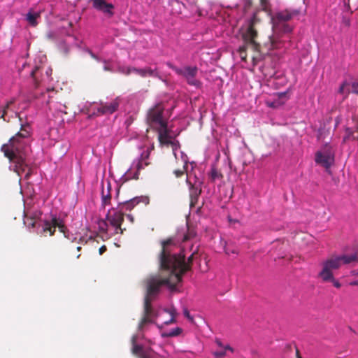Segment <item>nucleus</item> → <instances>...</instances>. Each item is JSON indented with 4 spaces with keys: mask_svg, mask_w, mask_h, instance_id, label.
<instances>
[{
    "mask_svg": "<svg viewBox=\"0 0 358 358\" xmlns=\"http://www.w3.org/2000/svg\"><path fill=\"white\" fill-rule=\"evenodd\" d=\"M296 355H297V357H298V358H301V356H299L298 351L296 352Z\"/></svg>",
    "mask_w": 358,
    "mask_h": 358,
    "instance_id": "4c0bfd02",
    "label": "nucleus"
},
{
    "mask_svg": "<svg viewBox=\"0 0 358 358\" xmlns=\"http://www.w3.org/2000/svg\"><path fill=\"white\" fill-rule=\"evenodd\" d=\"M184 315H185V316L186 317H187L188 319L192 320V317H190L189 313V311H188L187 309H185V310H184Z\"/></svg>",
    "mask_w": 358,
    "mask_h": 358,
    "instance_id": "7c9ffc66",
    "label": "nucleus"
},
{
    "mask_svg": "<svg viewBox=\"0 0 358 358\" xmlns=\"http://www.w3.org/2000/svg\"><path fill=\"white\" fill-rule=\"evenodd\" d=\"M182 332V329L180 327H176L169 331H166L162 333V337H173L180 335Z\"/></svg>",
    "mask_w": 358,
    "mask_h": 358,
    "instance_id": "412c9836",
    "label": "nucleus"
},
{
    "mask_svg": "<svg viewBox=\"0 0 358 358\" xmlns=\"http://www.w3.org/2000/svg\"><path fill=\"white\" fill-rule=\"evenodd\" d=\"M175 174L176 175L177 177H179L181 175L183 174L184 171H180V170H177V171H175Z\"/></svg>",
    "mask_w": 358,
    "mask_h": 358,
    "instance_id": "2f4dec72",
    "label": "nucleus"
},
{
    "mask_svg": "<svg viewBox=\"0 0 358 358\" xmlns=\"http://www.w3.org/2000/svg\"><path fill=\"white\" fill-rule=\"evenodd\" d=\"M117 210H115L113 208L109 210L106 219L110 226L120 227L123 221V214L122 210L117 208Z\"/></svg>",
    "mask_w": 358,
    "mask_h": 358,
    "instance_id": "dca6fc26",
    "label": "nucleus"
},
{
    "mask_svg": "<svg viewBox=\"0 0 358 358\" xmlns=\"http://www.w3.org/2000/svg\"><path fill=\"white\" fill-rule=\"evenodd\" d=\"M24 213V224H27L28 227L31 226L36 228L38 232H49L50 235L52 236L56 227H58L64 236L69 238V231H66V228L62 220L56 217H52L50 221L43 220L41 217V213L39 210H31L25 208Z\"/></svg>",
    "mask_w": 358,
    "mask_h": 358,
    "instance_id": "20e7f679",
    "label": "nucleus"
},
{
    "mask_svg": "<svg viewBox=\"0 0 358 358\" xmlns=\"http://www.w3.org/2000/svg\"><path fill=\"white\" fill-rule=\"evenodd\" d=\"M210 177L212 180H215L221 177V174L217 171V170L213 166L211 168L210 172Z\"/></svg>",
    "mask_w": 358,
    "mask_h": 358,
    "instance_id": "bb28decb",
    "label": "nucleus"
},
{
    "mask_svg": "<svg viewBox=\"0 0 358 358\" xmlns=\"http://www.w3.org/2000/svg\"><path fill=\"white\" fill-rule=\"evenodd\" d=\"M29 126L23 127L21 130L10 139L8 144L1 147L6 157L10 159V169L13 170L19 176L24 174V179H28L33 172V166L27 157V138L29 136Z\"/></svg>",
    "mask_w": 358,
    "mask_h": 358,
    "instance_id": "f03ea898",
    "label": "nucleus"
},
{
    "mask_svg": "<svg viewBox=\"0 0 358 358\" xmlns=\"http://www.w3.org/2000/svg\"><path fill=\"white\" fill-rule=\"evenodd\" d=\"M195 233L192 230H189L186 234H182V238L178 236L176 238H170L162 243V251L160 255V266L162 268L167 270L169 273V277L166 279H161L158 276H151L148 279L146 288L147 293L145 297V311L146 316L139 325V330L145 323H155L159 328H162L164 324H168L173 322L175 320L176 311L174 308L170 310H159L155 319L150 316L151 301L158 294L162 287H166L171 292L178 291V285L181 281V276L186 271L189 269V262L185 259V255L183 254L187 241L195 236ZM196 250L193 251L189 257V261Z\"/></svg>",
    "mask_w": 358,
    "mask_h": 358,
    "instance_id": "f257e3e1",
    "label": "nucleus"
},
{
    "mask_svg": "<svg viewBox=\"0 0 358 358\" xmlns=\"http://www.w3.org/2000/svg\"><path fill=\"white\" fill-rule=\"evenodd\" d=\"M80 248H81L80 247H78V248H77V249H78V250H80Z\"/></svg>",
    "mask_w": 358,
    "mask_h": 358,
    "instance_id": "ea45409f",
    "label": "nucleus"
},
{
    "mask_svg": "<svg viewBox=\"0 0 358 358\" xmlns=\"http://www.w3.org/2000/svg\"><path fill=\"white\" fill-rule=\"evenodd\" d=\"M99 229L100 231L103 232L104 235L106 236L107 233H108L109 227L108 225L107 222L105 220H100L98 223Z\"/></svg>",
    "mask_w": 358,
    "mask_h": 358,
    "instance_id": "393cba45",
    "label": "nucleus"
},
{
    "mask_svg": "<svg viewBox=\"0 0 358 358\" xmlns=\"http://www.w3.org/2000/svg\"><path fill=\"white\" fill-rule=\"evenodd\" d=\"M106 250V247L105 245L101 246L99 248V254L102 255Z\"/></svg>",
    "mask_w": 358,
    "mask_h": 358,
    "instance_id": "c756f323",
    "label": "nucleus"
},
{
    "mask_svg": "<svg viewBox=\"0 0 358 358\" xmlns=\"http://www.w3.org/2000/svg\"><path fill=\"white\" fill-rule=\"evenodd\" d=\"M273 96L275 98L273 101H266V105L271 108H276L280 106H282L288 99L286 92H279V93L275 94Z\"/></svg>",
    "mask_w": 358,
    "mask_h": 358,
    "instance_id": "a211bd4d",
    "label": "nucleus"
},
{
    "mask_svg": "<svg viewBox=\"0 0 358 358\" xmlns=\"http://www.w3.org/2000/svg\"><path fill=\"white\" fill-rule=\"evenodd\" d=\"M93 7L110 17L114 15V6L105 1V0H91Z\"/></svg>",
    "mask_w": 358,
    "mask_h": 358,
    "instance_id": "4468645a",
    "label": "nucleus"
},
{
    "mask_svg": "<svg viewBox=\"0 0 358 358\" xmlns=\"http://www.w3.org/2000/svg\"><path fill=\"white\" fill-rule=\"evenodd\" d=\"M301 11L298 9H285L276 13L272 18L273 28L282 34L291 33L293 27L287 22L292 19L299 18Z\"/></svg>",
    "mask_w": 358,
    "mask_h": 358,
    "instance_id": "423d86ee",
    "label": "nucleus"
},
{
    "mask_svg": "<svg viewBox=\"0 0 358 358\" xmlns=\"http://www.w3.org/2000/svg\"><path fill=\"white\" fill-rule=\"evenodd\" d=\"M315 161L325 168L330 167L334 162V154L332 148L329 145H325L324 148L315 153Z\"/></svg>",
    "mask_w": 358,
    "mask_h": 358,
    "instance_id": "9d476101",
    "label": "nucleus"
},
{
    "mask_svg": "<svg viewBox=\"0 0 358 358\" xmlns=\"http://www.w3.org/2000/svg\"><path fill=\"white\" fill-rule=\"evenodd\" d=\"M111 227H109V229H108V233H107L106 234V237L107 238H109L112 236H114L117 234L119 233V231H120V233L122 234V229L120 228V227H116V226H110Z\"/></svg>",
    "mask_w": 358,
    "mask_h": 358,
    "instance_id": "b1692460",
    "label": "nucleus"
},
{
    "mask_svg": "<svg viewBox=\"0 0 358 358\" xmlns=\"http://www.w3.org/2000/svg\"><path fill=\"white\" fill-rule=\"evenodd\" d=\"M113 191L111 182L108 179L101 180V205L103 207L109 206L111 203Z\"/></svg>",
    "mask_w": 358,
    "mask_h": 358,
    "instance_id": "f8f14e48",
    "label": "nucleus"
},
{
    "mask_svg": "<svg viewBox=\"0 0 358 358\" xmlns=\"http://www.w3.org/2000/svg\"><path fill=\"white\" fill-rule=\"evenodd\" d=\"M168 66L173 69L176 74L183 77L188 85L199 89L202 86V83L196 78L199 69L196 66H184L177 67L171 63L167 64Z\"/></svg>",
    "mask_w": 358,
    "mask_h": 358,
    "instance_id": "6e6552de",
    "label": "nucleus"
},
{
    "mask_svg": "<svg viewBox=\"0 0 358 358\" xmlns=\"http://www.w3.org/2000/svg\"><path fill=\"white\" fill-rule=\"evenodd\" d=\"M357 275H358V273H357Z\"/></svg>",
    "mask_w": 358,
    "mask_h": 358,
    "instance_id": "a19ab883",
    "label": "nucleus"
},
{
    "mask_svg": "<svg viewBox=\"0 0 358 358\" xmlns=\"http://www.w3.org/2000/svg\"><path fill=\"white\" fill-rule=\"evenodd\" d=\"M141 336V334L138 333L133 336L131 338L133 354L138 356L140 358H155L153 352L150 349L138 344V340Z\"/></svg>",
    "mask_w": 358,
    "mask_h": 358,
    "instance_id": "9b49d317",
    "label": "nucleus"
},
{
    "mask_svg": "<svg viewBox=\"0 0 358 358\" xmlns=\"http://www.w3.org/2000/svg\"><path fill=\"white\" fill-rule=\"evenodd\" d=\"M52 69L50 66L42 65L36 66L30 72V79L34 87L45 86L52 80Z\"/></svg>",
    "mask_w": 358,
    "mask_h": 358,
    "instance_id": "1a4fd4ad",
    "label": "nucleus"
},
{
    "mask_svg": "<svg viewBox=\"0 0 358 358\" xmlns=\"http://www.w3.org/2000/svg\"><path fill=\"white\" fill-rule=\"evenodd\" d=\"M272 45L274 48L276 49H280L281 48L287 49L291 45V41L289 39H288L287 41H286V40H282L279 41H274L272 42Z\"/></svg>",
    "mask_w": 358,
    "mask_h": 358,
    "instance_id": "4be33fe9",
    "label": "nucleus"
},
{
    "mask_svg": "<svg viewBox=\"0 0 358 358\" xmlns=\"http://www.w3.org/2000/svg\"><path fill=\"white\" fill-rule=\"evenodd\" d=\"M329 281L332 282L334 286L336 288H340L341 287V284L338 282V280L334 278V275H332V279L328 280L327 282Z\"/></svg>",
    "mask_w": 358,
    "mask_h": 358,
    "instance_id": "cd10ccee",
    "label": "nucleus"
},
{
    "mask_svg": "<svg viewBox=\"0 0 358 358\" xmlns=\"http://www.w3.org/2000/svg\"><path fill=\"white\" fill-rule=\"evenodd\" d=\"M38 18H40V12L33 10H30L25 15V20L31 26H36Z\"/></svg>",
    "mask_w": 358,
    "mask_h": 358,
    "instance_id": "6ab92c4d",
    "label": "nucleus"
},
{
    "mask_svg": "<svg viewBox=\"0 0 358 358\" xmlns=\"http://www.w3.org/2000/svg\"><path fill=\"white\" fill-rule=\"evenodd\" d=\"M119 188L117 187H116L115 189V199H117V196L119 195Z\"/></svg>",
    "mask_w": 358,
    "mask_h": 358,
    "instance_id": "473e14b6",
    "label": "nucleus"
},
{
    "mask_svg": "<svg viewBox=\"0 0 358 358\" xmlns=\"http://www.w3.org/2000/svg\"><path fill=\"white\" fill-rule=\"evenodd\" d=\"M5 113V107H0V117H3Z\"/></svg>",
    "mask_w": 358,
    "mask_h": 358,
    "instance_id": "c85d7f7f",
    "label": "nucleus"
},
{
    "mask_svg": "<svg viewBox=\"0 0 358 358\" xmlns=\"http://www.w3.org/2000/svg\"><path fill=\"white\" fill-rule=\"evenodd\" d=\"M149 156L150 150L149 148H147V150L143 151L138 158L133 161L129 169L121 177L120 181L122 182H125L131 179H138L139 171L149 164L147 162Z\"/></svg>",
    "mask_w": 358,
    "mask_h": 358,
    "instance_id": "0eeeda50",
    "label": "nucleus"
},
{
    "mask_svg": "<svg viewBox=\"0 0 358 358\" xmlns=\"http://www.w3.org/2000/svg\"><path fill=\"white\" fill-rule=\"evenodd\" d=\"M217 345L221 348L220 350H217L213 352V355L217 358H221L226 355L227 352L229 351L231 352H234V349L229 345L222 346L220 341H217Z\"/></svg>",
    "mask_w": 358,
    "mask_h": 358,
    "instance_id": "aec40b11",
    "label": "nucleus"
},
{
    "mask_svg": "<svg viewBox=\"0 0 358 358\" xmlns=\"http://www.w3.org/2000/svg\"><path fill=\"white\" fill-rule=\"evenodd\" d=\"M351 285H358V281H354L350 283Z\"/></svg>",
    "mask_w": 358,
    "mask_h": 358,
    "instance_id": "c9c22d12",
    "label": "nucleus"
},
{
    "mask_svg": "<svg viewBox=\"0 0 358 358\" xmlns=\"http://www.w3.org/2000/svg\"><path fill=\"white\" fill-rule=\"evenodd\" d=\"M357 261L356 253L332 256L322 263V268L319 273V277L324 281L332 279L333 270L339 268L343 264H348Z\"/></svg>",
    "mask_w": 358,
    "mask_h": 358,
    "instance_id": "39448f33",
    "label": "nucleus"
},
{
    "mask_svg": "<svg viewBox=\"0 0 358 358\" xmlns=\"http://www.w3.org/2000/svg\"><path fill=\"white\" fill-rule=\"evenodd\" d=\"M169 116V111L166 108L164 104L163 103H158L148 111V121L152 127L157 130L160 142L171 145L176 159L177 160L180 159L183 164L184 169L187 171L188 158L185 152L180 150L179 142L176 141L170 134L167 126Z\"/></svg>",
    "mask_w": 358,
    "mask_h": 358,
    "instance_id": "7ed1b4c3",
    "label": "nucleus"
},
{
    "mask_svg": "<svg viewBox=\"0 0 358 358\" xmlns=\"http://www.w3.org/2000/svg\"><path fill=\"white\" fill-rule=\"evenodd\" d=\"M90 54L92 57H94V59H97V57L92 52H90Z\"/></svg>",
    "mask_w": 358,
    "mask_h": 358,
    "instance_id": "e433bc0d",
    "label": "nucleus"
},
{
    "mask_svg": "<svg viewBox=\"0 0 358 358\" xmlns=\"http://www.w3.org/2000/svg\"><path fill=\"white\" fill-rule=\"evenodd\" d=\"M257 33L256 31L253 29L252 26H249L244 34V36L247 40L250 41L251 42L253 41L255 37L256 36Z\"/></svg>",
    "mask_w": 358,
    "mask_h": 358,
    "instance_id": "5701e85b",
    "label": "nucleus"
},
{
    "mask_svg": "<svg viewBox=\"0 0 358 358\" xmlns=\"http://www.w3.org/2000/svg\"><path fill=\"white\" fill-rule=\"evenodd\" d=\"M139 203H144L145 204H148V197L145 196H140L131 199L128 201L117 202V208L120 209L121 210H131Z\"/></svg>",
    "mask_w": 358,
    "mask_h": 358,
    "instance_id": "ddd939ff",
    "label": "nucleus"
},
{
    "mask_svg": "<svg viewBox=\"0 0 358 358\" xmlns=\"http://www.w3.org/2000/svg\"><path fill=\"white\" fill-rule=\"evenodd\" d=\"M121 99L116 98L115 100L101 104L99 106H96L97 108V114H111L114 113L118 108Z\"/></svg>",
    "mask_w": 358,
    "mask_h": 358,
    "instance_id": "2eb2a0df",
    "label": "nucleus"
},
{
    "mask_svg": "<svg viewBox=\"0 0 358 358\" xmlns=\"http://www.w3.org/2000/svg\"><path fill=\"white\" fill-rule=\"evenodd\" d=\"M127 217L131 222H133V217L131 215H127Z\"/></svg>",
    "mask_w": 358,
    "mask_h": 358,
    "instance_id": "72a5a7b5",
    "label": "nucleus"
},
{
    "mask_svg": "<svg viewBox=\"0 0 358 358\" xmlns=\"http://www.w3.org/2000/svg\"><path fill=\"white\" fill-rule=\"evenodd\" d=\"M104 69L106 71L111 70V69L106 64L104 65Z\"/></svg>",
    "mask_w": 358,
    "mask_h": 358,
    "instance_id": "f704fd0d",
    "label": "nucleus"
},
{
    "mask_svg": "<svg viewBox=\"0 0 358 358\" xmlns=\"http://www.w3.org/2000/svg\"><path fill=\"white\" fill-rule=\"evenodd\" d=\"M193 250V245L191 246L190 250Z\"/></svg>",
    "mask_w": 358,
    "mask_h": 358,
    "instance_id": "58836bf2",
    "label": "nucleus"
},
{
    "mask_svg": "<svg viewBox=\"0 0 358 358\" xmlns=\"http://www.w3.org/2000/svg\"><path fill=\"white\" fill-rule=\"evenodd\" d=\"M224 252H225V253L227 255H237L238 254V250H237V248L236 247L230 246V245H227L224 247Z\"/></svg>",
    "mask_w": 358,
    "mask_h": 358,
    "instance_id": "a878e982",
    "label": "nucleus"
},
{
    "mask_svg": "<svg viewBox=\"0 0 358 358\" xmlns=\"http://www.w3.org/2000/svg\"><path fill=\"white\" fill-rule=\"evenodd\" d=\"M131 73H134L141 77H147V76H157V69H152L151 67H145L141 69L137 68H128L127 71L125 72L127 74H129Z\"/></svg>",
    "mask_w": 358,
    "mask_h": 358,
    "instance_id": "f3484780",
    "label": "nucleus"
}]
</instances>
